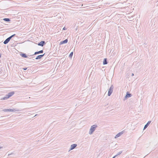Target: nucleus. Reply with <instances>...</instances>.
<instances>
[{
  "instance_id": "obj_8",
  "label": "nucleus",
  "mask_w": 158,
  "mask_h": 158,
  "mask_svg": "<svg viewBox=\"0 0 158 158\" xmlns=\"http://www.w3.org/2000/svg\"><path fill=\"white\" fill-rule=\"evenodd\" d=\"M45 54V53H44L43 55H40L37 56L35 58V59L36 60L40 59Z\"/></svg>"
},
{
  "instance_id": "obj_2",
  "label": "nucleus",
  "mask_w": 158,
  "mask_h": 158,
  "mask_svg": "<svg viewBox=\"0 0 158 158\" xmlns=\"http://www.w3.org/2000/svg\"><path fill=\"white\" fill-rule=\"evenodd\" d=\"M97 127L98 126L96 124H94L91 127L90 129L89 134L90 135L92 134Z\"/></svg>"
},
{
  "instance_id": "obj_3",
  "label": "nucleus",
  "mask_w": 158,
  "mask_h": 158,
  "mask_svg": "<svg viewBox=\"0 0 158 158\" xmlns=\"http://www.w3.org/2000/svg\"><path fill=\"white\" fill-rule=\"evenodd\" d=\"M113 89L114 86L112 85L108 90V96H110L111 95L113 92Z\"/></svg>"
},
{
  "instance_id": "obj_15",
  "label": "nucleus",
  "mask_w": 158,
  "mask_h": 158,
  "mask_svg": "<svg viewBox=\"0 0 158 158\" xmlns=\"http://www.w3.org/2000/svg\"><path fill=\"white\" fill-rule=\"evenodd\" d=\"M107 59L106 58H105L104 59V60L103 61V64H107Z\"/></svg>"
},
{
  "instance_id": "obj_11",
  "label": "nucleus",
  "mask_w": 158,
  "mask_h": 158,
  "mask_svg": "<svg viewBox=\"0 0 158 158\" xmlns=\"http://www.w3.org/2000/svg\"><path fill=\"white\" fill-rule=\"evenodd\" d=\"M68 40L67 39H65V40H64L61 41L60 43V44H66L68 42Z\"/></svg>"
},
{
  "instance_id": "obj_21",
  "label": "nucleus",
  "mask_w": 158,
  "mask_h": 158,
  "mask_svg": "<svg viewBox=\"0 0 158 158\" xmlns=\"http://www.w3.org/2000/svg\"><path fill=\"white\" fill-rule=\"evenodd\" d=\"M27 68H23V69L24 70H27Z\"/></svg>"
},
{
  "instance_id": "obj_14",
  "label": "nucleus",
  "mask_w": 158,
  "mask_h": 158,
  "mask_svg": "<svg viewBox=\"0 0 158 158\" xmlns=\"http://www.w3.org/2000/svg\"><path fill=\"white\" fill-rule=\"evenodd\" d=\"M20 55L22 57H23V58H27V56L26 54H25V53H22L20 54Z\"/></svg>"
},
{
  "instance_id": "obj_10",
  "label": "nucleus",
  "mask_w": 158,
  "mask_h": 158,
  "mask_svg": "<svg viewBox=\"0 0 158 158\" xmlns=\"http://www.w3.org/2000/svg\"><path fill=\"white\" fill-rule=\"evenodd\" d=\"M10 38H9V37L4 41L3 43L4 44H6L9 42L10 41Z\"/></svg>"
},
{
  "instance_id": "obj_24",
  "label": "nucleus",
  "mask_w": 158,
  "mask_h": 158,
  "mask_svg": "<svg viewBox=\"0 0 158 158\" xmlns=\"http://www.w3.org/2000/svg\"><path fill=\"white\" fill-rule=\"evenodd\" d=\"M134 74L133 73H132V76H134Z\"/></svg>"
},
{
  "instance_id": "obj_18",
  "label": "nucleus",
  "mask_w": 158,
  "mask_h": 158,
  "mask_svg": "<svg viewBox=\"0 0 158 158\" xmlns=\"http://www.w3.org/2000/svg\"><path fill=\"white\" fill-rule=\"evenodd\" d=\"M73 52H71L69 55V57L70 58H71L73 56Z\"/></svg>"
},
{
  "instance_id": "obj_1",
  "label": "nucleus",
  "mask_w": 158,
  "mask_h": 158,
  "mask_svg": "<svg viewBox=\"0 0 158 158\" xmlns=\"http://www.w3.org/2000/svg\"><path fill=\"white\" fill-rule=\"evenodd\" d=\"M15 93L14 91H12L10 92L8 94H6V96L4 97L3 98H2L1 99L2 100H6L7 99L9 98L11 96H12Z\"/></svg>"
},
{
  "instance_id": "obj_22",
  "label": "nucleus",
  "mask_w": 158,
  "mask_h": 158,
  "mask_svg": "<svg viewBox=\"0 0 158 158\" xmlns=\"http://www.w3.org/2000/svg\"><path fill=\"white\" fill-rule=\"evenodd\" d=\"M118 156L116 154V155H115V156H114V157L115 158L117 156Z\"/></svg>"
},
{
  "instance_id": "obj_27",
  "label": "nucleus",
  "mask_w": 158,
  "mask_h": 158,
  "mask_svg": "<svg viewBox=\"0 0 158 158\" xmlns=\"http://www.w3.org/2000/svg\"><path fill=\"white\" fill-rule=\"evenodd\" d=\"M115 158L114 157H113V158Z\"/></svg>"
},
{
  "instance_id": "obj_7",
  "label": "nucleus",
  "mask_w": 158,
  "mask_h": 158,
  "mask_svg": "<svg viewBox=\"0 0 158 158\" xmlns=\"http://www.w3.org/2000/svg\"><path fill=\"white\" fill-rule=\"evenodd\" d=\"M45 44V42L44 41H42L38 43V45L43 47Z\"/></svg>"
},
{
  "instance_id": "obj_12",
  "label": "nucleus",
  "mask_w": 158,
  "mask_h": 158,
  "mask_svg": "<svg viewBox=\"0 0 158 158\" xmlns=\"http://www.w3.org/2000/svg\"><path fill=\"white\" fill-rule=\"evenodd\" d=\"M131 94L129 93L128 92H127V94H126L125 96V97L126 98H130V97H131Z\"/></svg>"
},
{
  "instance_id": "obj_13",
  "label": "nucleus",
  "mask_w": 158,
  "mask_h": 158,
  "mask_svg": "<svg viewBox=\"0 0 158 158\" xmlns=\"http://www.w3.org/2000/svg\"><path fill=\"white\" fill-rule=\"evenodd\" d=\"M43 50H41L40 51L38 52H35V53L34 55H36L37 54H39L40 53H43Z\"/></svg>"
},
{
  "instance_id": "obj_9",
  "label": "nucleus",
  "mask_w": 158,
  "mask_h": 158,
  "mask_svg": "<svg viewBox=\"0 0 158 158\" xmlns=\"http://www.w3.org/2000/svg\"><path fill=\"white\" fill-rule=\"evenodd\" d=\"M151 121H150L148 122L144 126L143 130H145L149 126V125L151 123Z\"/></svg>"
},
{
  "instance_id": "obj_17",
  "label": "nucleus",
  "mask_w": 158,
  "mask_h": 158,
  "mask_svg": "<svg viewBox=\"0 0 158 158\" xmlns=\"http://www.w3.org/2000/svg\"><path fill=\"white\" fill-rule=\"evenodd\" d=\"M3 20L6 22H9L10 21V19L8 18H4L3 19Z\"/></svg>"
},
{
  "instance_id": "obj_6",
  "label": "nucleus",
  "mask_w": 158,
  "mask_h": 158,
  "mask_svg": "<svg viewBox=\"0 0 158 158\" xmlns=\"http://www.w3.org/2000/svg\"><path fill=\"white\" fill-rule=\"evenodd\" d=\"M123 131H121V132H120L119 133H118V134H117L115 136V139H116V138H117L119 137L120 136H121L123 134Z\"/></svg>"
},
{
  "instance_id": "obj_20",
  "label": "nucleus",
  "mask_w": 158,
  "mask_h": 158,
  "mask_svg": "<svg viewBox=\"0 0 158 158\" xmlns=\"http://www.w3.org/2000/svg\"><path fill=\"white\" fill-rule=\"evenodd\" d=\"M123 152V151H121L119 152L118 154H117L118 156L119 155L121 154Z\"/></svg>"
},
{
  "instance_id": "obj_25",
  "label": "nucleus",
  "mask_w": 158,
  "mask_h": 158,
  "mask_svg": "<svg viewBox=\"0 0 158 158\" xmlns=\"http://www.w3.org/2000/svg\"><path fill=\"white\" fill-rule=\"evenodd\" d=\"M2 148V147H1V146H0V149H1V148Z\"/></svg>"
},
{
  "instance_id": "obj_16",
  "label": "nucleus",
  "mask_w": 158,
  "mask_h": 158,
  "mask_svg": "<svg viewBox=\"0 0 158 158\" xmlns=\"http://www.w3.org/2000/svg\"><path fill=\"white\" fill-rule=\"evenodd\" d=\"M3 67H0V74H3V73H2L3 72Z\"/></svg>"
},
{
  "instance_id": "obj_19",
  "label": "nucleus",
  "mask_w": 158,
  "mask_h": 158,
  "mask_svg": "<svg viewBox=\"0 0 158 158\" xmlns=\"http://www.w3.org/2000/svg\"><path fill=\"white\" fill-rule=\"evenodd\" d=\"M15 35V34H14L13 35H11L9 37V38H10V39H11L12 37H14Z\"/></svg>"
},
{
  "instance_id": "obj_23",
  "label": "nucleus",
  "mask_w": 158,
  "mask_h": 158,
  "mask_svg": "<svg viewBox=\"0 0 158 158\" xmlns=\"http://www.w3.org/2000/svg\"><path fill=\"white\" fill-rule=\"evenodd\" d=\"M65 27H64V28H63V30H65Z\"/></svg>"
},
{
  "instance_id": "obj_4",
  "label": "nucleus",
  "mask_w": 158,
  "mask_h": 158,
  "mask_svg": "<svg viewBox=\"0 0 158 158\" xmlns=\"http://www.w3.org/2000/svg\"><path fill=\"white\" fill-rule=\"evenodd\" d=\"M3 111L4 112H15L16 110L15 109H8L3 110Z\"/></svg>"
},
{
  "instance_id": "obj_5",
  "label": "nucleus",
  "mask_w": 158,
  "mask_h": 158,
  "mask_svg": "<svg viewBox=\"0 0 158 158\" xmlns=\"http://www.w3.org/2000/svg\"><path fill=\"white\" fill-rule=\"evenodd\" d=\"M77 146V145L76 144H72L69 150V151L73 150L74 148H75Z\"/></svg>"
},
{
  "instance_id": "obj_26",
  "label": "nucleus",
  "mask_w": 158,
  "mask_h": 158,
  "mask_svg": "<svg viewBox=\"0 0 158 158\" xmlns=\"http://www.w3.org/2000/svg\"><path fill=\"white\" fill-rule=\"evenodd\" d=\"M36 115H37V114H35V116H36Z\"/></svg>"
}]
</instances>
